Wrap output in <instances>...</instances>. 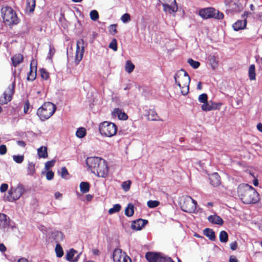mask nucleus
<instances>
[{
    "instance_id": "obj_1",
    "label": "nucleus",
    "mask_w": 262,
    "mask_h": 262,
    "mask_svg": "<svg viewBox=\"0 0 262 262\" xmlns=\"http://www.w3.org/2000/svg\"><path fill=\"white\" fill-rule=\"evenodd\" d=\"M86 164L91 172L99 177L105 178L108 172V167L106 161L98 157H88Z\"/></svg>"
},
{
    "instance_id": "obj_2",
    "label": "nucleus",
    "mask_w": 262,
    "mask_h": 262,
    "mask_svg": "<svg viewBox=\"0 0 262 262\" xmlns=\"http://www.w3.org/2000/svg\"><path fill=\"white\" fill-rule=\"evenodd\" d=\"M237 194L244 204H255L259 200V194L255 189L247 184H242L238 186Z\"/></svg>"
},
{
    "instance_id": "obj_3",
    "label": "nucleus",
    "mask_w": 262,
    "mask_h": 262,
    "mask_svg": "<svg viewBox=\"0 0 262 262\" xmlns=\"http://www.w3.org/2000/svg\"><path fill=\"white\" fill-rule=\"evenodd\" d=\"M176 83L179 86L182 95H186L189 92L190 78L188 73L181 69L176 73L174 77Z\"/></svg>"
},
{
    "instance_id": "obj_4",
    "label": "nucleus",
    "mask_w": 262,
    "mask_h": 262,
    "mask_svg": "<svg viewBox=\"0 0 262 262\" xmlns=\"http://www.w3.org/2000/svg\"><path fill=\"white\" fill-rule=\"evenodd\" d=\"M56 110V105L51 102H45L41 106L38 108L37 115L41 121H45L50 118Z\"/></svg>"
},
{
    "instance_id": "obj_5",
    "label": "nucleus",
    "mask_w": 262,
    "mask_h": 262,
    "mask_svg": "<svg viewBox=\"0 0 262 262\" xmlns=\"http://www.w3.org/2000/svg\"><path fill=\"white\" fill-rule=\"evenodd\" d=\"M99 130L102 136L112 137L116 134L117 126L114 123L105 121L100 123Z\"/></svg>"
},
{
    "instance_id": "obj_6",
    "label": "nucleus",
    "mask_w": 262,
    "mask_h": 262,
    "mask_svg": "<svg viewBox=\"0 0 262 262\" xmlns=\"http://www.w3.org/2000/svg\"><path fill=\"white\" fill-rule=\"evenodd\" d=\"M199 15L203 19H207L213 18L216 19H222L224 15L222 12L213 7H208L200 9Z\"/></svg>"
},
{
    "instance_id": "obj_7",
    "label": "nucleus",
    "mask_w": 262,
    "mask_h": 262,
    "mask_svg": "<svg viewBox=\"0 0 262 262\" xmlns=\"http://www.w3.org/2000/svg\"><path fill=\"white\" fill-rule=\"evenodd\" d=\"M1 11L4 21L7 25L10 26L18 23L17 15L11 7L3 8Z\"/></svg>"
},
{
    "instance_id": "obj_8",
    "label": "nucleus",
    "mask_w": 262,
    "mask_h": 262,
    "mask_svg": "<svg viewBox=\"0 0 262 262\" xmlns=\"http://www.w3.org/2000/svg\"><path fill=\"white\" fill-rule=\"evenodd\" d=\"M197 202L189 196H186L182 203L181 207L183 211L188 213L194 212L196 209Z\"/></svg>"
},
{
    "instance_id": "obj_9",
    "label": "nucleus",
    "mask_w": 262,
    "mask_h": 262,
    "mask_svg": "<svg viewBox=\"0 0 262 262\" xmlns=\"http://www.w3.org/2000/svg\"><path fill=\"white\" fill-rule=\"evenodd\" d=\"M24 192L25 188L23 186L20 184L18 185L14 189L11 188L8 191L9 196H8V198H9V201H12L18 200Z\"/></svg>"
},
{
    "instance_id": "obj_10",
    "label": "nucleus",
    "mask_w": 262,
    "mask_h": 262,
    "mask_svg": "<svg viewBox=\"0 0 262 262\" xmlns=\"http://www.w3.org/2000/svg\"><path fill=\"white\" fill-rule=\"evenodd\" d=\"M15 84H13L12 86H9L4 92L3 95L0 97V104L3 105L7 104L12 99V96L14 93Z\"/></svg>"
},
{
    "instance_id": "obj_11",
    "label": "nucleus",
    "mask_w": 262,
    "mask_h": 262,
    "mask_svg": "<svg viewBox=\"0 0 262 262\" xmlns=\"http://www.w3.org/2000/svg\"><path fill=\"white\" fill-rule=\"evenodd\" d=\"M84 41L83 39H80L77 41L76 51L75 57V62L76 64H79L82 60L84 52Z\"/></svg>"
},
{
    "instance_id": "obj_12",
    "label": "nucleus",
    "mask_w": 262,
    "mask_h": 262,
    "mask_svg": "<svg viewBox=\"0 0 262 262\" xmlns=\"http://www.w3.org/2000/svg\"><path fill=\"white\" fill-rule=\"evenodd\" d=\"M163 256L161 253L155 252H147L145 256L148 262H161Z\"/></svg>"
},
{
    "instance_id": "obj_13",
    "label": "nucleus",
    "mask_w": 262,
    "mask_h": 262,
    "mask_svg": "<svg viewBox=\"0 0 262 262\" xmlns=\"http://www.w3.org/2000/svg\"><path fill=\"white\" fill-rule=\"evenodd\" d=\"M163 11L170 14L175 13L178 10V6L176 0H172L170 3L165 4L163 5Z\"/></svg>"
},
{
    "instance_id": "obj_14",
    "label": "nucleus",
    "mask_w": 262,
    "mask_h": 262,
    "mask_svg": "<svg viewBox=\"0 0 262 262\" xmlns=\"http://www.w3.org/2000/svg\"><path fill=\"white\" fill-rule=\"evenodd\" d=\"M147 223V220L139 219L132 222L131 227L133 229L140 230Z\"/></svg>"
},
{
    "instance_id": "obj_15",
    "label": "nucleus",
    "mask_w": 262,
    "mask_h": 262,
    "mask_svg": "<svg viewBox=\"0 0 262 262\" xmlns=\"http://www.w3.org/2000/svg\"><path fill=\"white\" fill-rule=\"evenodd\" d=\"M112 116L113 117H117L119 119L122 120H126L128 118L127 115L122 110L118 108H115L113 110L112 113Z\"/></svg>"
},
{
    "instance_id": "obj_16",
    "label": "nucleus",
    "mask_w": 262,
    "mask_h": 262,
    "mask_svg": "<svg viewBox=\"0 0 262 262\" xmlns=\"http://www.w3.org/2000/svg\"><path fill=\"white\" fill-rule=\"evenodd\" d=\"M210 184L214 187L219 186L221 184V178L217 172L213 173L209 176Z\"/></svg>"
},
{
    "instance_id": "obj_17",
    "label": "nucleus",
    "mask_w": 262,
    "mask_h": 262,
    "mask_svg": "<svg viewBox=\"0 0 262 262\" xmlns=\"http://www.w3.org/2000/svg\"><path fill=\"white\" fill-rule=\"evenodd\" d=\"M10 225L9 219L4 213H0V228H5Z\"/></svg>"
},
{
    "instance_id": "obj_18",
    "label": "nucleus",
    "mask_w": 262,
    "mask_h": 262,
    "mask_svg": "<svg viewBox=\"0 0 262 262\" xmlns=\"http://www.w3.org/2000/svg\"><path fill=\"white\" fill-rule=\"evenodd\" d=\"M125 253H122V250L120 249H115L113 252V258L114 262H122L123 255Z\"/></svg>"
},
{
    "instance_id": "obj_19",
    "label": "nucleus",
    "mask_w": 262,
    "mask_h": 262,
    "mask_svg": "<svg viewBox=\"0 0 262 262\" xmlns=\"http://www.w3.org/2000/svg\"><path fill=\"white\" fill-rule=\"evenodd\" d=\"M247 25V20L246 19L244 20H238L237 21H236L233 25H232V27L233 28V29L235 31H239L241 30L244 29Z\"/></svg>"
},
{
    "instance_id": "obj_20",
    "label": "nucleus",
    "mask_w": 262,
    "mask_h": 262,
    "mask_svg": "<svg viewBox=\"0 0 262 262\" xmlns=\"http://www.w3.org/2000/svg\"><path fill=\"white\" fill-rule=\"evenodd\" d=\"M24 59L23 56L21 54H17L14 55L12 58L11 60L12 65L16 67L19 64L23 62Z\"/></svg>"
},
{
    "instance_id": "obj_21",
    "label": "nucleus",
    "mask_w": 262,
    "mask_h": 262,
    "mask_svg": "<svg viewBox=\"0 0 262 262\" xmlns=\"http://www.w3.org/2000/svg\"><path fill=\"white\" fill-rule=\"evenodd\" d=\"M208 220L213 224L219 225H222L224 224L223 219L220 216L216 215H210L208 217Z\"/></svg>"
},
{
    "instance_id": "obj_22",
    "label": "nucleus",
    "mask_w": 262,
    "mask_h": 262,
    "mask_svg": "<svg viewBox=\"0 0 262 262\" xmlns=\"http://www.w3.org/2000/svg\"><path fill=\"white\" fill-rule=\"evenodd\" d=\"M204 234L208 237V238L212 241H214L215 240L216 237L215 235V233L212 229L210 228H206L203 231Z\"/></svg>"
},
{
    "instance_id": "obj_23",
    "label": "nucleus",
    "mask_w": 262,
    "mask_h": 262,
    "mask_svg": "<svg viewBox=\"0 0 262 262\" xmlns=\"http://www.w3.org/2000/svg\"><path fill=\"white\" fill-rule=\"evenodd\" d=\"M35 6L36 0H27L26 10L29 12H33L34 11Z\"/></svg>"
},
{
    "instance_id": "obj_24",
    "label": "nucleus",
    "mask_w": 262,
    "mask_h": 262,
    "mask_svg": "<svg viewBox=\"0 0 262 262\" xmlns=\"http://www.w3.org/2000/svg\"><path fill=\"white\" fill-rule=\"evenodd\" d=\"M32 63H31L30 72L28 74L27 80L33 81L34 80L36 77V70H37V66H35L34 67L35 71H33V68L32 67Z\"/></svg>"
},
{
    "instance_id": "obj_25",
    "label": "nucleus",
    "mask_w": 262,
    "mask_h": 262,
    "mask_svg": "<svg viewBox=\"0 0 262 262\" xmlns=\"http://www.w3.org/2000/svg\"><path fill=\"white\" fill-rule=\"evenodd\" d=\"M37 154L39 158H47L48 157L47 147L41 146L38 148Z\"/></svg>"
},
{
    "instance_id": "obj_26",
    "label": "nucleus",
    "mask_w": 262,
    "mask_h": 262,
    "mask_svg": "<svg viewBox=\"0 0 262 262\" xmlns=\"http://www.w3.org/2000/svg\"><path fill=\"white\" fill-rule=\"evenodd\" d=\"M248 75L250 80H254L256 79L255 67L254 64H251L248 70Z\"/></svg>"
},
{
    "instance_id": "obj_27",
    "label": "nucleus",
    "mask_w": 262,
    "mask_h": 262,
    "mask_svg": "<svg viewBox=\"0 0 262 262\" xmlns=\"http://www.w3.org/2000/svg\"><path fill=\"white\" fill-rule=\"evenodd\" d=\"M134 213V206L132 203H129L125 209V214L128 217H130Z\"/></svg>"
},
{
    "instance_id": "obj_28",
    "label": "nucleus",
    "mask_w": 262,
    "mask_h": 262,
    "mask_svg": "<svg viewBox=\"0 0 262 262\" xmlns=\"http://www.w3.org/2000/svg\"><path fill=\"white\" fill-rule=\"evenodd\" d=\"M90 185L89 183L86 182H82L80 184V191L83 193H87L89 191Z\"/></svg>"
},
{
    "instance_id": "obj_29",
    "label": "nucleus",
    "mask_w": 262,
    "mask_h": 262,
    "mask_svg": "<svg viewBox=\"0 0 262 262\" xmlns=\"http://www.w3.org/2000/svg\"><path fill=\"white\" fill-rule=\"evenodd\" d=\"M209 60L213 69H215L218 66L219 61L217 58L215 56H210L209 57Z\"/></svg>"
},
{
    "instance_id": "obj_30",
    "label": "nucleus",
    "mask_w": 262,
    "mask_h": 262,
    "mask_svg": "<svg viewBox=\"0 0 262 262\" xmlns=\"http://www.w3.org/2000/svg\"><path fill=\"white\" fill-rule=\"evenodd\" d=\"M158 116L154 110H149L148 112L147 118L149 120L155 121L158 120Z\"/></svg>"
},
{
    "instance_id": "obj_31",
    "label": "nucleus",
    "mask_w": 262,
    "mask_h": 262,
    "mask_svg": "<svg viewBox=\"0 0 262 262\" xmlns=\"http://www.w3.org/2000/svg\"><path fill=\"white\" fill-rule=\"evenodd\" d=\"M134 69V64L130 60H127L126 62L125 66V71L128 73H130L133 71Z\"/></svg>"
},
{
    "instance_id": "obj_32",
    "label": "nucleus",
    "mask_w": 262,
    "mask_h": 262,
    "mask_svg": "<svg viewBox=\"0 0 262 262\" xmlns=\"http://www.w3.org/2000/svg\"><path fill=\"white\" fill-rule=\"evenodd\" d=\"M220 241L222 243H226L228 240V235L225 231H222L220 233Z\"/></svg>"
},
{
    "instance_id": "obj_33",
    "label": "nucleus",
    "mask_w": 262,
    "mask_h": 262,
    "mask_svg": "<svg viewBox=\"0 0 262 262\" xmlns=\"http://www.w3.org/2000/svg\"><path fill=\"white\" fill-rule=\"evenodd\" d=\"M76 135L79 138H82L86 135V129L84 127H80L78 128Z\"/></svg>"
},
{
    "instance_id": "obj_34",
    "label": "nucleus",
    "mask_w": 262,
    "mask_h": 262,
    "mask_svg": "<svg viewBox=\"0 0 262 262\" xmlns=\"http://www.w3.org/2000/svg\"><path fill=\"white\" fill-rule=\"evenodd\" d=\"M77 253V251L74 249H71L70 251L67 252L66 254V258L68 261H72L73 259L74 255Z\"/></svg>"
},
{
    "instance_id": "obj_35",
    "label": "nucleus",
    "mask_w": 262,
    "mask_h": 262,
    "mask_svg": "<svg viewBox=\"0 0 262 262\" xmlns=\"http://www.w3.org/2000/svg\"><path fill=\"white\" fill-rule=\"evenodd\" d=\"M28 174L32 175L35 172V164L32 162L28 163L27 167Z\"/></svg>"
},
{
    "instance_id": "obj_36",
    "label": "nucleus",
    "mask_w": 262,
    "mask_h": 262,
    "mask_svg": "<svg viewBox=\"0 0 262 262\" xmlns=\"http://www.w3.org/2000/svg\"><path fill=\"white\" fill-rule=\"evenodd\" d=\"M121 209V205L119 204H116L114 205L113 208H111L108 210V213L110 214H114L116 212H119Z\"/></svg>"
},
{
    "instance_id": "obj_37",
    "label": "nucleus",
    "mask_w": 262,
    "mask_h": 262,
    "mask_svg": "<svg viewBox=\"0 0 262 262\" xmlns=\"http://www.w3.org/2000/svg\"><path fill=\"white\" fill-rule=\"evenodd\" d=\"M55 252H56V255L58 257H61L63 256V251L62 248L60 244H57L56 245Z\"/></svg>"
},
{
    "instance_id": "obj_38",
    "label": "nucleus",
    "mask_w": 262,
    "mask_h": 262,
    "mask_svg": "<svg viewBox=\"0 0 262 262\" xmlns=\"http://www.w3.org/2000/svg\"><path fill=\"white\" fill-rule=\"evenodd\" d=\"M40 76L44 80H48L50 77V73L45 69L40 70Z\"/></svg>"
},
{
    "instance_id": "obj_39",
    "label": "nucleus",
    "mask_w": 262,
    "mask_h": 262,
    "mask_svg": "<svg viewBox=\"0 0 262 262\" xmlns=\"http://www.w3.org/2000/svg\"><path fill=\"white\" fill-rule=\"evenodd\" d=\"M188 63L194 69H197L200 66V63L199 61H195L191 58L188 59Z\"/></svg>"
},
{
    "instance_id": "obj_40",
    "label": "nucleus",
    "mask_w": 262,
    "mask_h": 262,
    "mask_svg": "<svg viewBox=\"0 0 262 262\" xmlns=\"http://www.w3.org/2000/svg\"><path fill=\"white\" fill-rule=\"evenodd\" d=\"M90 18L92 20L96 21L99 18L98 12L95 10H92L90 13Z\"/></svg>"
},
{
    "instance_id": "obj_41",
    "label": "nucleus",
    "mask_w": 262,
    "mask_h": 262,
    "mask_svg": "<svg viewBox=\"0 0 262 262\" xmlns=\"http://www.w3.org/2000/svg\"><path fill=\"white\" fill-rule=\"evenodd\" d=\"M130 185H131V181L128 180V181H126L123 182L121 185V186H122V189L124 191H127L130 189Z\"/></svg>"
},
{
    "instance_id": "obj_42",
    "label": "nucleus",
    "mask_w": 262,
    "mask_h": 262,
    "mask_svg": "<svg viewBox=\"0 0 262 262\" xmlns=\"http://www.w3.org/2000/svg\"><path fill=\"white\" fill-rule=\"evenodd\" d=\"M202 110L204 111H211L212 108L214 107H210V102L209 103L208 101L203 103V104L201 106Z\"/></svg>"
},
{
    "instance_id": "obj_43",
    "label": "nucleus",
    "mask_w": 262,
    "mask_h": 262,
    "mask_svg": "<svg viewBox=\"0 0 262 262\" xmlns=\"http://www.w3.org/2000/svg\"><path fill=\"white\" fill-rule=\"evenodd\" d=\"M160 203L158 201L150 200L147 202V206L149 208H153L159 206Z\"/></svg>"
},
{
    "instance_id": "obj_44",
    "label": "nucleus",
    "mask_w": 262,
    "mask_h": 262,
    "mask_svg": "<svg viewBox=\"0 0 262 262\" xmlns=\"http://www.w3.org/2000/svg\"><path fill=\"white\" fill-rule=\"evenodd\" d=\"M109 48L113 49L114 51H116L117 50V42L116 39L114 38L112 40L109 45Z\"/></svg>"
},
{
    "instance_id": "obj_45",
    "label": "nucleus",
    "mask_w": 262,
    "mask_h": 262,
    "mask_svg": "<svg viewBox=\"0 0 262 262\" xmlns=\"http://www.w3.org/2000/svg\"><path fill=\"white\" fill-rule=\"evenodd\" d=\"M56 161L55 160H52L51 161H47L45 163V169L48 170L50 168L53 167L55 165Z\"/></svg>"
},
{
    "instance_id": "obj_46",
    "label": "nucleus",
    "mask_w": 262,
    "mask_h": 262,
    "mask_svg": "<svg viewBox=\"0 0 262 262\" xmlns=\"http://www.w3.org/2000/svg\"><path fill=\"white\" fill-rule=\"evenodd\" d=\"M13 160L17 163H21L24 161V158L23 156L14 155L13 156Z\"/></svg>"
},
{
    "instance_id": "obj_47",
    "label": "nucleus",
    "mask_w": 262,
    "mask_h": 262,
    "mask_svg": "<svg viewBox=\"0 0 262 262\" xmlns=\"http://www.w3.org/2000/svg\"><path fill=\"white\" fill-rule=\"evenodd\" d=\"M130 19V16L128 13L124 14L121 17V21L124 23L129 21Z\"/></svg>"
},
{
    "instance_id": "obj_48",
    "label": "nucleus",
    "mask_w": 262,
    "mask_h": 262,
    "mask_svg": "<svg viewBox=\"0 0 262 262\" xmlns=\"http://www.w3.org/2000/svg\"><path fill=\"white\" fill-rule=\"evenodd\" d=\"M117 25H116V24L111 25L110 26L109 29H108L110 33L113 35H114L116 33H117Z\"/></svg>"
},
{
    "instance_id": "obj_49",
    "label": "nucleus",
    "mask_w": 262,
    "mask_h": 262,
    "mask_svg": "<svg viewBox=\"0 0 262 262\" xmlns=\"http://www.w3.org/2000/svg\"><path fill=\"white\" fill-rule=\"evenodd\" d=\"M210 107H214V108H212V110H219L221 106L222 105V103H214L212 101L210 102Z\"/></svg>"
},
{
    "instance_id": "obj_50",
    "label": "nucleus",
    "mask_w": 262,
    "mask_h": 262,
    "mask_svg": "<svg viewBox=\"0 0 262 262\" xmlns=\"http://www.w3.org/2000/svg\"><path fill=\"white\" fill-rule=\"evenodd\" d=\"M207 99H208V96L206 94L204 93L199 96V100L200 102H202V103L206 102L208 101Z\"/></svg>"
},
{
    "instance_id": "obj_51",
    "label": "nucleus",
    "mask_w": 262,
    "mask_h": 262,
    "mask_svg": "<svg viewBox=\"0 0 262 262\" xmlns=\"http://www.w3.org/2000/svg\"><path fill=\"white\" fill-rule=\"evenodd\" d=\"M69 174V172L66 167H63L61 169V176L62 178L66 179V176Z\"/></svg>"
},
{
    "instance_id": "obj_52",
    "label": "nucleus",
    "mask_w": 262,
    "mask_h": 262,
    "mask_svg": "<svg viewBox=\"0 0 262 262\" xmlns=\"http://www.w3.org/2000/svg\"><path fill=\"white\" fill-rule=\"evenodd\" d=\"M54 173L52 170H49L46 173V178L48 180L50 181L53 179Z\"/></svg>"
},
{
    "instance_id": "obj_53",
    "label": "nucleus",
    "mask_w": 262,
    "mask_h": 262,
    "mask_svg": "<svg viewBox=\"0 0 262 262\" xmlns=\"http://www.w3.org/2000/svg\"><path fill=\"white\" fill-rule=\"evenodd\" d=\"M7 152V148L5 145L3 144L0 145V155H5Z\"/></svg>"
},
{
    "instance_id": "obj_54",
    "label": "nucleus",
    "mask_w": 262,
    "mask_h": 262,
    "mask_svg": "<svg viewBox=\"0 0 262 262\" xmlns=\"http://www.w3.org/2000/svg\"><path fill=\"white\" fill-rule=\"evenodd\" d=\"M8 185L7 184L3 183L1 185L0 187V191L1 192L3 193L6 191V190L8 189Z\"/></svg>"
},
{
    "instance_id": "obj_55",
    "label": "nucleus",
    "mask_w": 262,
    "mask_h": 262,
    "mask_svg": "<svg viewBox=\"0 0 262 262\" xmlns=\"http://www.w3.org/2000/svg\"><path fill=\"white\" fill-rule=\"evenodd\" d=\"M30 106V103L29 100H27L25 102L24 107V112L25 113H27L29 110Z\"/></svg>"
},
{
    "instance_id": "obj_56",
    "label": "nucleus",
    "mask_w": 262,
    "mask_h": 262,
    "mask_svg": "<svg viewBox=\"0 0 262 262\" xmlns=\"http://www.w3.org/2000/svg\"><path fill=\"white\" fill-rule=\"evenodd\" d=\"M55 52V49L53 46H50L49 48V54L50 57L51 58L54 55Z\"/></svg>"
},
{
    "instance_id": "obj_57",
    "label": "nucleus",
    "mask_w": 262,
    "mask_h": 262,
    "mask_svg": "<svg viewBox=\"0 0 262 262\" xmlns=\"http://www.w3.org/2000/svg\"><path fill=\"white\" fill-rule=\"evenodd\" d=\"M122 262H132L130 258L125 254L123 255Z\"/></svg>"
},
{
    "instance_id": "obj_58",
    "label": "nucleus",
    "mask_w": 262,
    "mask_h": 262,
    "mask_svg": "<svg viewBox=\"0 0 262 262\" xmlns=\"http://www.w3.org/2000/svg\"><path fill=\"white\" fill-rule=\"evenodd\" d=\"M237 248V243L236 242H232L230 244V248L232 250H235Z\"/></svg>"
},
{
    "instance_id": "obj_59",
    "label": "nucleus",
    "mask_w": 262,
    "mask_h": 262,
    "mask_svg": "<svg viewBox=\"0 0 262 262\" xmlns=\"http://www.w3.org/2000/svg\"><path fill=\"white\" fill-rule=\"evenodd\" d=\"M161 262H174L170 257L163 256Z\"/></svg>"
},
{
    "instance_id": "obj_60",
    "label": "nucleus",
    "mask_w": 262,
    "mask_h": 262,
    "mask_svg": "<svg viewBox=\"0 0 262 262\" xmlns=\"http://www.w3.org/2000/svg\"><path fill=\"white\" fill-rule=\"evenodd\" d=\"M159 2L163 5H164L165 4L170 3L172 2V0H158Z\"/></svg>"
},
{
    "instance_id": "obj_61",
    "label": "nucleus",
    "mask_w": 262,
    "mask_h": 262,
    "mask_svg": "<svg viewBox=\"0 0 262 262\" xmlns=\"http://www.w3.org/2000/svg\"><path fill=\"white\" fill-rule=\"evenodd\" d=\"M7 248L3 244H0V251L4 252L6 251Z\"/></svg>"
},
{
    "instance_id": "obj_62",
    "label": "nucleus",
    "mask_w": 262,
    "mask_h": 262,
    "mask_svg": "<svg viewBox=\"0 0 262 262\" xmlns=\"http://www.w3.org/2000/svg\"><path fill=\"white\" fill-rule=\"evenodd\" d=\"M17 144L19 146H21V147H25V146H26V143H25L24 141H20V140H19V141H18L17 142Z\"/></svg>"
},
{
    "instance_id": "obj_63",
    "label": "nucleus",
    "mask_w": 262,
    "mask_h": 262,
    "mask_svg": "<svg viewBox=\"0 0 262 262\" xmlns=\"http://www.w3.org/2000/svg\"><path fill=\"white\" fill-rule=\"evenodd\" d=\"M229 262H238V260L235 256H231L229 258Z\"/></svg>"
},
{
    "instance_id": "obj_64",
    "label": "nucleus",
    "mask_w": 262,
    "mask_h": 262,
    "mask_svg": "<svg viewBox=\"0 0 262 262\" xmlns=\"http://www.w3.org/2000/svg\"><path fill=\"white\" fill-rule=\"evenodd\" d=\"M257 128L259 132H262V123H258L257 125Z\"/></svg>"
}]
</instances>
